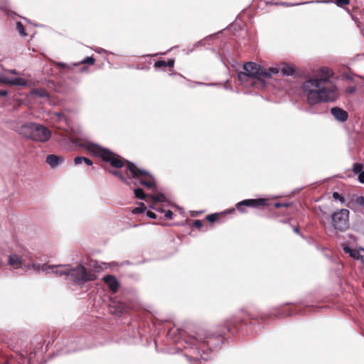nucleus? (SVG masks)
<instances>
[{"mask_svg":"<svg viewBox=\"0 0 364 364\" xmlns=\"http://www.w3.org/2000/svg\"><path fill=\"white\" fill-rule=\"evenodd\" d=\"M306 102L314 105L323 102H333L338 97L337 88L331 80L309 77L301 86Z\"/></svg>","mask_w":364,"mask_h":364,"instance_id":"nucleus-1","label":"nucleus"},{"mask_svg":"<svg viewBox=\"0 0 364 364\" xmlns=\"http://www.w3.org/2000/svg\"><path fill=\"white\" fill-rule=\"evenodd\" d=\"M242 322V320L236 316H231L225 320L218 326V329L209 333L204 329H198L194 334L189 336L185 341L186 346L185 348H191L196 350H198V343H205L210 337H220L227 332L235 333L237 331V325Z\"/></svg>","mask_w":364,"mask_h":364,"instance_id":"nucleus-2","label":"nucleus"},{"mask_svg":"<svg viewBox=\"0 0 364 364\" xmlns=\"http://www.w3.org/2000/svg\"><path fill=\"white\" fill-rule=\"evenodd\" d=\"M18 133L26 139L42 143L48 141L51 137V132L47 127L35 122L22 124Z\"/></svg>","mask_w":364,"mask_h":364,"instance_id":"nucleus-3","label":"nucleus"},{"mask_svg":"<svg viewBox=\"0 0 364 364\" xmlns=\"http://www.w3.org/2000/svg\"><path fill=\"white\" fill-rule=\"evenodd\" d=\"M82 146L85 148L90 153L101 157L104 161L110 163L113 167L121 168L124 166V162L121 158L115 155L108 149L102 148L98 144L90 141H85L82 144Z\"/></svg>","mask_w":364,"mask_h":364,"instance_id":"nucleus-4","label":"nucleus"},{"mask_svg":"<svg viewBox=\"0 0 364 364\" xmlns=\"http://www.w3.org/2000/svg\"><path fill=\"white\" fill-rule=\"evenodd\" d=\"M68 270V281L79 285L84 284L87 282L95 281L97 279L95 273L87 271L82 264H77L76 267L69 265Z\"/></svg>","mask_w":364,"mask_h":364,"instance_id":"nucleus-5","label":"nucleus"},{"mask_svg":"<svg viewBox=\"0 0 364 364\" xmlns=\"http://www.w3.org/2000/svg\"><path fill=\"white\" fill-rule=\"evenodd\" d=\"M244 72L238 73V78L241 82L247 81L248 78H269L271 77V73L267 70L261 67L259 65L248 62L243 65Z\"/></svg>","mask_w":364,"mask_h":364,"instance_id":"nucleus-6","label":"nucleus"},{"mask_svg":"<svg viewBox=\"0 0 364 364\" xmlns=\"http://www.w3.org/2000/svg\"><path fill=\"white\" fill-rule=\"evenodd\" d=\"M127 168L129 171L134 178L139 179V183L148 188L155 186V179L148 171L139 168L136 166L130 161H127Z\"/></svg>","mask_w":364,"mask_h":364,"instance_id":"nucleus-7","label":"nucleus"},{"mask_svg":"<svg viewBox=\"0 0 364 364\" xmlns=\"http://www.w3.org/2000/svg\"><path fill=\"white\" fill-rule=\"evenodd\" d=\"M349 210L346 208L338 209L331 215V222L336 232H345L350 226Z\"/></svg>","mask_w":364,"mask_h":364,"instance_id":"nucleus-8","label":"nucleus"},{"mask_svg":"<svg viewBox=\"0 0 364 364\" xmlns=\"http://www.w3.org/2000/svg\"><path fill=\"white\" fill-rule=\"evenodd\" d=\"M26 260L27 255L23 251H11L7 255L6 266L11 271L24 269Z\"/></svg>","mask_w":364,"mask_h":364,"instance_id":"nucleus-9","label":"nucleus"},{"mask_svg":"<svg viewBox=\"0 0 364 364\" xmlns=\"http://www.w3.org/2000/svg\"><path fill=\"white\" fill-rule=\"evenodd\" d=\"M266 205L267 200L264 198L245 199L237 203L235 205V208L239 212L242 213H246L247 212L246 207L259 208L265 206Z\"/></svg>","mask_w":364,"mask_h":364,"instance_id":"nucleus-10","label":"nucleus"},{"mask_svg":"<svg viewBox=\"0 0 364 364\" xmlns=\"http://www.w3.org/2000/svg\"><path fill=\"white\" fill-rule=\"evenodd\" d=\"M0 82L10 85L26 86L28 82L21 77H9L6 75H0Z\"/></svg>","mask_w":364,"mask_h":364,"instance_id":"nucleus-11","label":"nucleus"},{"mask_svg":"<svg viewBox=\"0 0 364 364\" xmlns=\"http://www.w3.org/2000/svg\"><path fill=\"white\" fill-rule=\"evenodd\" d=\"M50 267L49 269L51 270V272L55 274V275L58 277L65 276L66 279L68 280V273H69V264L67 265H50Z\"/></svg>","mask_w":364,"mask_h":364,"instance_id":"nucleus-12","label":"nucleus"},{"mask_svg":"<svg viewBox=\"0 0 364 364\" xmlns=\"http://www.w3.org/2000/svg\"><path fill=\"white\" fill-rule=\"evenodd\" d=\"M331 113L336 120L341 122H343L348 119V112L340 107H332L331 109Z\"/></svg>","mask_w":364,"mask_h":364,"instance_id":"nucleus-13","label":"nucleus"},{"mask_svg":"<svg viewBox=\"0 0 364 364\" xmlns=\"http://www.w3.org/2000/svg\"><path fill=\"white\" fill-rule=\"evenodd\" d=\"M103 281L111 291L114 293L118 291L119 284L115 277L110 274L106 275L103 277Z\"/></svg>","mask_w":364,"mask_h":364,"instance_id":"nucleus-14","label":"nucleus"},{"mask_svg":"<svg viewBox=\"0 0 364 364\" xmlns=\"http://www.w3.org/2000/svg\"><path fill=\"white\" fill-rule=\"evenodd\" d=\"M95 60L94 58H92V57H87L86 58L82 60L80 63H73V65H67V64H65L64 63H60V62L55 63V64L58 67L70 70V69H72L73 67L77 66V65H80V64L87 63V64H90V65H93L95 63Z\"/></svg>","mask_w":364,"mask_h":364,"instance_id":"nucleus-15","label":"nucleus"},{"mask_svg":"<svg viewBox=\"0 0 364 364\" xmlns=\"http://www.w3.org/2000/svg\"><path fill=\"white\" fill-rule=\"evenodd\" d=\"M50 267V266L46 264H41L39 263H31V264L28 263V264H27L26 262V267L24 269H32L36 272L42 271V272H45L46 274H48V273H50V272L48 271Z\"/></svg>","mask_w":364,"mask_h":364,"instance_id":"nucleus-16","label":"nucleus"},{"mask_svg":"<svg viewBox=\"0 0 364 364\" xmlns=\"http://www.w3.org/2000/svg\"><path fill=\"white\" fill-rule=\"evenodd\" d=\"M333 75L331 69L327 67H322L319 69L318 75L314 77L316 79H322L325 80H331L330 77Z\"/></svg>","mask_w":364,"mask_h":364,"instance_id":"nucleus-17","label":"nucleus"},{"mask_svg":"<svg viewBox=\"0 0 364 364\" xmlns=\"http://www.w3.org/2000/svg\"><path fill=\"white\" fill-rule=\"evenodd\" d=\"M63 161L62 157L55 154H50L46 157V162L51 168H55Z\"/></svg>","mask_w":364,"mask_h":364,"instance_id":"nucleus-18","label":"nucleus"},{"mask_svg":"<svg viewBox=\"0 0 364 364\" xmlns=\"http://www.w3.org/2000/svg\"><path fill=\"white\" fill-rule=\"evenodd\" d=\"M174 60L173 59H169L168 61L165 60H157L154 63V67L156 68H160L161 67H173L174 65Z\"/></svg>","mask_w":364,"mask_h":364,"instance_id":"nucleus-19","label":"nucleus"},{"mask_svg":"<svg viewBox=\"0 0 364 364\" xmlns=\"http://www.w3.org/2000/svg\"><path fill=\"white\" fill-rule=\"evenodd\" d=\"M327 2L326 1H306V2H301V3H286V2H279L276 3L277 5H281L284 6H299L302 4H311V3H325Z\"/></svg>","mask_w":364,"mask_h":364,"instance_id":"nucleus-20","label":"nucleus"},{"mask_svg":"<svg viewBox=\"0 0 364 364\" xmlns=\"http://www.w3.org/2000/svg\"><path fill=\"white\" fill-rule=\"evenodd\" d=\"M74 163L75 165H80L82 163H85L87 166H92L93 164L92 161L90 159L84 156H76L74 159Z\"/></svg>","mask_w":364,"mask_h":364,"instance_id":"nucleus-21","label":"nucleus"},{"mask_svg":"<svg viewBox=\"0 0 364 364\" xmlns=\"http://www.w3.org/2000/svg\"><path fill=\"white\" fill-rule=\"evenodd\" d=\"M364 255V248H360L359 250H353L350 257L354 259L363 260V255Z\"/></svg>","mask_w":364,"mask_h":364,"instance_id":"nucleus-22","label":"nucleus"},{"mask_svg":"<svg viewBox=\"0 0 364 364\" xmlns=\"http://www.w3.org/2000/svg\"><path fill=\"white\" fill-rule=\"evenodd\" d=\"M280 71L283 75L289 76L294 74V69L291 66L284 64Z\"/></svg>","mask_w":364,"mask_h":364,"instance_id":"nucleus-23","label":"nucleus"},{"mask_svg":"<svg viewBox=\"0 0 364 364\" xmlns=\"http://www.w3.org/2000/svg\"><path fill=\"white\" fill-rule=\"evenodd\" d=\"M151 198L155 203H163L166 201V196L164 193H158L155 196H151Z\"/></svg>","mask_w":364,"mask_h":364,"instance_id":"nucleus-24","label":"nucleus"},{"mask_svg":"<svg viewBox=\"0 0 364 364\" xmlns=\"http://www.w3.org/2000/svg\"><path fill=\"white\" fill-rule=\"evenodd\" d=\"M109 173L115 176H117L124 183H129L127 178H126L119 171H110Z\"/></svg>","mask_w":364,"mask_h":364,"instance_id":"nucleus-25","label":"nucleus"},{"mask_svg":"<svg viewBox=\"0 0 364 364\" xmlns=\"http://www.w3.org/2000/svg\"><path fill=\"white\" fill-rule=\"evenodd\" d=\"M134 192L135 196L139 199L144 200L146 197V195L141 188H135Z\"/></svg>","mask_w":364,"mask_h":364,"instance_id":"nucleus-26","label":"nucleus"},{"mask_svg":"<svg viewBox=\"0 0 364 364\" xmlns=\"http://www.w3.org/2000/svg\"><path fill=\"white\" fill-rule=\"evenodd\" d=\"M352 204H355L358 206L364 207V197L357 196L352 202Z\"/></svg>","mask_w":364,"mask_h":364,"instance_id":"nucleus-27","label":"nucleus"},{"mask_svg":"<svg viewBox=\"0 0 364 364\" xmlns=\"http://www.w3.org/2000/svg\"><path fill=\"white\" fill-rule=\"evenodd\" d=\"M332 197L334 200H338L342 205L345 204V198L338 192H333L332 194Z\"/></svg>","mask_w":364,"mask_h":364,"instance_id":"nucleus-28","label":"nucleus"},{"mask_svg":"<svg viewBox=\"0 0 364 364\" xmlns=\"http://www.w3.org/2000/svg\"><path fill=\"white\" fill-rule=\"evenodd\" d=\"M363 164L355 163L353 165V172L355 174L359 173L360 172H361L363 171Z\"/></svg>","mask_w":364,"mask_h":364,"instance_id":"nucleus-29","label":"nucleus"},{"mask_svg":"<svg viewBox=\"0 0 364 364\" xmlns=\"http://www.w3.org/2000/svg\"><path fill=\"white\" fill-rule=\"evenodd\" d=\"M145 210H146V206L144 203H140L139 206L135 208L132 210V213L134 214H139V213H144Z\"/></svg>","mask_w":364,"mask_h":364,"instance_id":"nucleus-30","label":"nucleus"},{"mask_svg":"<svg viewBox=\"0 0 364 364\" xmlns=\"http://www.w3.org/2000/svg\"><path fill=\"white\" fill-rule=\"evenodd\" d=\"M16 29L21 35L26 36L24 27L21 22L16 23Z\"/></svg>","mask_w":364,"mask_h":364,"instance_id":"nucleus-31","label":"nucleus"},{"mask_svg":"<svg viewBox=\"0 0 364 364\" xmlns=\"http://www.w3.org/2000/svg\"><path fill=\"white\" fill-rule=\"evenodd\" d=\"M350 3V0H336V4L338 7L348 5Z\"/></svg>","mask_w":364,"mask_h":364,"instance_id":"nucleus-32","label":"nucleus"},{"mask_svg":"<svg viewBox=\"0 0 364 364\" xmlns=\"http://www.w3.org/2000/svg\"><path fill=\"white\" fill-rule=\"evenodd\" d=\"M206 219L210 222V223H213L215 221H216V220L218 219V215L217 214H210V215H208L207 217H206Z\"/></svg>","mask_w":364,"mask_h":364,"instance_id":"nucleus-33","label":"nucleus"},{"mask_svg":"<svg viewBox=\"0 0 364 364\" xmlns=\"http://www.w3.org/2000/svg\"><path fill=\"white\" fill-rule=\"evenodd\" d=\"M193 226L200 229L203 226V223L200 220H196L193 221Z\"/></svg>","mask_w":364,"mask_h":364,"instance_id":"nucleus-34","label":"nucleus"},{"mask_svg":"<svg viewBox=\"0 0 364 364\" xmlns=\"http://www.w3.org/2000/svg\"><path fill=\"white\" fill-rule=\"evenodd\" d=\"M279 70H280L277 68H270L269 70H267V72H269L272 76V75L277 74Z\"/></svg>","mask_w":364,"mask_h":364,"instance_id":"nucleus-35","label":"nucleus"},{"mask_svg":"<svg viewBox=\"0 0 364 364\" xmlns=\"http://www.w3.org/2000/svg\"><path fill=\"white\" fill-rule=\"evenodd\" d=\"M173 212L170 210H168L166 211H165V214H164V216L167 218V219H172L173 218Z\"/></svg>","mask_w":364,"mask_h":364,"instance_id":"nucleus-36","label":"nucleus"},{"mask_svg":"<svg viewBox=\"0 0 364 364\" xmlns=\"http://www.w3.org/2000/svg\"><path fill=\"white\" fill-rule=\"evenodd\" d=\"M146 215L150 218H152V219H155L156 218V214L151 210H148L146 212Z\"/></svg>","mask_w":364,"mask_h":364,"instance_id":"nucleus-37","label":"nucleus"},{"mask_svg":"<svg viewBox=\"0 0 364 364\" xmlns=\"http://www.w3.org/2000/svg\"><path fill=\"white\" fill-rule=\"evenodd\" d=\"M356 90V87L355 86H350V87H348L347 89H346V92L349 94H353L355 92Z\"/></svg>","mask_w":364,"mask_h":364,"instance_id":"nucleus-38","label":"nucleus"},{"mask_svg":"<svg viewBox=\"0 0 364 364\" xmlns=\"http://www.w3.org/2000/svg\"><path fill=\"white\" fill-rule=\"evenodd\" d=\"M358 180L360 183H364V171L359 173Z\"/></svg>","mask_w":364,"mask_h":364,"instance_id":"nucleus-39","label":"nucleus"},{"mask_svg":"<svg viewBox=\"0 0 364 364\" xmlns=\"http://www.w3.org/2000/svg\"><path fill=\"white\" fill-rule=\"evenodd\" d=\"M343 250L346 253H348L350 256L353 250L348 246H345L343 247Z\"/></svg>","mask_w":364,"mask_h":364,"instance_id":"nucleus-40","label":"nucleus"},{"mask_svg":"<svg viewBox=\"0 0 364 364\" xmlns=\"http://www.w3.org/2000/svg\"><path fill=\"white\" fill-rule=\"evenodd\" d=\"M275 208H279L281 207H287V205L284 203H277L274 204Z\"/></svg>","mask_w":364,"mask_h":364,"instance_id":"nucleus-41","label":"nucleus"},{"mask_svg":"<svg viewBox=\"0 0 364 364\" xmlns=\"http://www.w3.org/2000/svg\"><path fill=\"white\" fill-rule=\"evenodd\" d=\"M8 95V92L6 90H0V96L5 97Z\"/></svg>","mask_w":364,"mask_h":364,"instance_id":"nucleus-42","label":"nucleus"},{"mask_svg":"<svg viewBox=\"0 0 364 364\" xmlns=\"http://www.w3.org/2000/svg\"><path fill=\"white\" fill-rule=\"evenodd\" d=\"M9 73H11V74H14V75H17L18 74V72L16 71V70L15 69H12V70H9L8 71Z\"/></svg>","mask_w":364,"mask_h":364,"instance_id":"nucleus-43","label":"nucleus"},{"mask_svg":"<svg viewBox=\"0 0 364 364\" xmlns=\"http://www.w3.org/2000/svg\"><path fill=\"white\" fill-rule=\"evenodd\" d=\"M187 358L189 359L190 360H191L192 359L194 360H198L199 359V358L198 356L196 358H192L191 356H187Z\"/></svg>","mask_w":364,"mask_h":364,"instance_id":"nucleus-44","label":"nucleus"},{"mask_svg":"<svg viewBox=\"0 0 364 364\" xmlns=\"http://www.w3.org/2000/svg\"><path fill=\"white\" fill-rule=\"evenodd\" d=\"M346 78L349 80H353V77L350 75H346Z\"/></svg>","mask_w":364,"mask_h":364,"instance_id":"nucleus-45","label":"nucleus"},{"mask_svg":"<svg viewBox=\"0 0 364 364\" xmlns=\"http://www.w3.org/2000/svg\"><path fill=\"white\" fill-rule=\"evenodd\" d=\"M294 232H296V233H299V228H294Z\"/></svg>","mask_w":364,"mask_h":364,"instance_id":"nucleus-46","label":"nucleus"},{"mask_svg":"<svg viewBox=\"0 0 364 364\" xmlns=\"http://www.w3.org/2000/svg\"><path fill=\"white\" fill-rule=\"evenodd\" d=\"M153 209H155L156 210L159 211V212H163V210L161 208H154V207H151Z\"/></svg>","mask_w":364,"mask_h":364,"instance_id":"nucleus-47","label":"nucleus"},{"mask_svg":"<svg viewBox=\"0 0 364 364\" xmlns=\"http://www.w3.org/2000/svg\"><path fill=\"white\" fill-rule=\"evenodd\" d=\"M206 85L208 86H215L216 85H218L217 83H208V84H205Z\"/></svg>","mask_w":364,"mask_h":364,"instance_id":"nucleus-48","label":"nucleus"},{"mask_svg":"<svg viewBox=\"0 0 364 364\" xmlns=\"http://www.w3.org/2000/svg\"><path fill=\"white\" fill-rule=\"evenodd\" d=\"M234 211H235V209H234V208H232V209L228 210L227 211V213H233Z\"/></svg>","mask_w":364,"mask_h":364,"instance_id":"nucleus-49","label":"nucleus"},{"mask_svg":"<svg viewBox=\"0 0 364 364\" xmlns=\"http://www.w3.org/2000/svg\"><path fill=\"white\" fill-rule=\"evenodd\" d=\"M37 93H38V95L39 96H41V97L44 96V95H43V94H42V93H41L40 92H38Z\"/></svg>","mask_w":364,"mask_h":364,"instance_id":"nucleus-50","label":"nucleus"},{"mask_svg":"<svg viewBox=\"0 0 364 364\" xmlns=\"http://www.w3.org/2000/svg\"><path fill=\"white\" fill-rule=\"evenodd\" d=\"M347 206H348V208H351V209L353 208V205H351L350 203H349V204H348V205H347Z\"/></svg>","mask_w":364,"mask_h":364,"instance_id":"nucleus-51","label":"nucleus"}]
</instances>
